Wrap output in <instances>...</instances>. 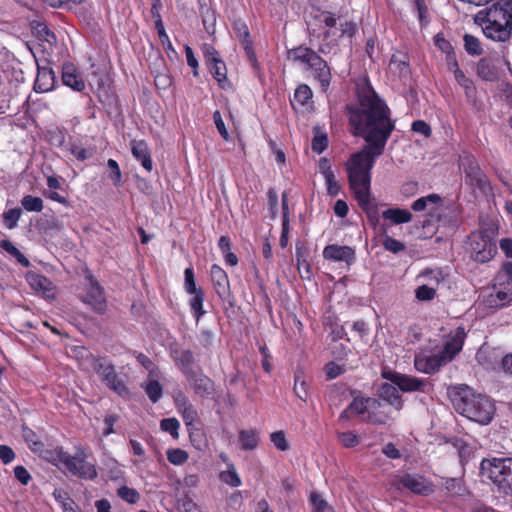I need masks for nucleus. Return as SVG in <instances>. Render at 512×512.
<instances>
[{
  "label": "nucleus",
  "instance_id": "nucleus-50",
  "mask_svg": "<svg viewBox=\"0 0 512 512\" xmlns=\"http://www.w3.org/2000/svg\"><path fill=\"white\" fill-rule=\"evenodd\" d=\"M467 102L475 107L477 110L481 109L482 103L477 98V89L473 81H470L469 84L462 86Z\"/></svg>",
  "mask_w": 512,
  "mask_h": 512
},
{
  "label": "nucleus",
  "instance_id": "nucleus-1",
  "mask_svg": "<svg viewBox=\"0 0 512 512\" xmlns=\"http://www.w3.org/2000/svg\"><path fill=\"white\" fill-rule=\"evenodd\" d=\"M349 131L365 141V146L352 153L346 163L348 183L358 206L375 230L380 225L378 203L371 195V171L376 159L383 155L396 127L386 101L366 81L356 89V98L346 105Z\"/></svg>",
  "mask_w": 512,
  "mask_h": 512
},
{
  "label": "nucleus",
  "instance_id": "nucleus-49",
  "mask_svg": "<svg viewBox=\"0 0 512 512\" xmlns=\"http://www.w3.org/2000/svg\"><path fill=\"white\" fill-rule=\"evenodd\" d=\"M467 102L475 107L477 110L481 109L482 103L477 98V89L473 81H470L469 84L462 86Z\"/></svg>",
  "mask_w": 512,
  "mask_h": 512
},
{
  "label": "nucleus",
  "instance_id": "nucleus-30",
  "mask_svg": "<svg viewBox=\"0 0 512 512\" xmlns=\"http://www.w3.org/2000/svg\"><path fill=\"white\" fill-rule=\"evenodd\" d=\"M390 418V411H387L385 409V406L379 399L378 407L370 408L368 415H366V417H363L361 421L373 425H384L389 421Z\"/></svg>",
  "mask_w": 512,
  "mask_h": 512
},
{
  "label": "nucleus",
  "instance_id": "nucleus-10",
  "mask_svg": "<svg viewBox=\"0 0 512 512\" xmlns=\"http://www.w3.org/2000/svg\"><path fill=\"white\" fill-rule=\"evenodd\" d=\"M459 166L463 170L466 182L470 186L476 187L480 190H484L487 186H489V180L473 154H463L460 157Z\"/></svg>",
  "mask_w": 512,
  "mask_h": 512
},
{
  "label": "nucleus",
  "instance_id": "nucleus-59",
  "mask_svg": "<svg viewBox=\"0 0 512 512\" xmlns=\"http://www.w3.org/2000/svg\"><path fill=\"white\" fill-rule=\"evenodd\" d=\"M415 296L419 301H430L436 296V290L427 285H421L415 290Z\"/></svg>",
  "mask_w": 512,
  "mask_h": 512
},
{
  "label": "nucleus",
  "instance_id": "nucleus-6",
  "mask_svg": "<svg viewBox=\"0 0 512 512\" xmlns=\"http://www.w3.org/2000/svg\"><path fill=\"white\" fill-rule=\"evenodd\" d=\"M480 472L491 480L500 494L512 496V466L507 463L506 458L483 459Z\"/></svg>",
  "mask_w": 512,
  "mask_h": 512
},
{
  "label": "nucleus",
  "instance_id": "nucleus-25",
  "mask_svg": "<svg viewBox=\"0 0 512 512\" xmlns=\"http://www.w3.org/2000/svg\"><path fill=\"white\" fill-rule=\"evenodd\" d=\"M58 190L64 191L59 178L53 175L49 176L47 178V189L43 191L44 197L63 206H69L68 197L60 194Z\"/></svg>",
  "mask_w": 512,
  "mask_h": 512
},
{
  "label": "nucleus",
  "instance_id": "nucleus-11",
  "mask_svg": "<svg viewBox=\"0 0 512 512\" xmlns=\"http://www.w3.org/2000/svg\"><path fill=\"white\" fill-rule=\"evenodd\" d=\"M85 278L89 284L86 288V294L82 297V301L89 305L94 312L104 314L107 309V301L103 287L90 271H87Z\"/></svg>",
  "mask_w": 512,
  "mask_h": 512
},
{
  "label": "nucleus",
  "instance_id": "nucleus-14",
  "mask_svg": "<svg viewBox=\"0 0 512 512\" xmlns=\"http://www.w3.org/2000/svg\"><path fill=\"white\" fill-rule=\"evenodd\" d=\"M321 55L323 54L319 52V48L314 50L304 44L287 50V59L293 64L302 66L305 71H308Z\"/></svg>",
  "mask_w": 512,
  "mask_h": 512
},
{
  "label": "nucleus",
  "instance_id": "nucleus-48",
  "mask_svg": "<svg viewBox=\"0 0 512 512\" xmlns=\"http://www.w3.org/2000/svg\"><path fill=\"white\" fill-rule=\"evenodd\" d=\"M21 214L22 210L20 208H12L7 211H4L2 215L4 226L10 230L17 227Z\"/></svg>",
  "mask_w": 512,
  "mask_h": 512
},
{
  "label": "nucleus",
  "instance_id": "nucleus-41",
  "mask_svg": "<svg viewBox=\"0 0 512 512\" xmlns=\"http://www.w3.org/2000/svg\"><path fill=\"white\" fill-rule=\"evenodd\" d=\"M313 92L307 84H300L297 86L294 92L293 100L291 105L294 107V103L304 106L312 98Z\"/></svg>",
  "mask_w": 512,
  "mask_h": 512
},
{
  "label": "nucleus",
  "instance_id": "nucleus-37",
  "mask_svg": "<svg viewBox=\"0 0 512 512\" xmlns=\"http://www.w3.org/2000/svg\"><path fill=\"white\" fill-rule=\"evenodd\" d=\"M141 388L152 403H157L163 395V387L156 379L149 378L148 381L141 384Z\"/></svg>",
  "mask_w": 512,
  "mask_h": 512
},
{
  "label": "nucleus",
  "instance_id": "nucleus-3",
  "mask_svg": "<svg viewBox=\"0 0 512 512\" xmlns=\"http://www.w3.org/2000/svg\"><path fill=\"white\" fill-rule=\"evenodd\" d=\"M484 35L496 42H506L512 37V0H498L480 10L474 18Z\"/></svg>",
  "mask_w": 512,
  "mask_h": 512
},
{
  "label": "nucleus",
  "instance_id": "nucleus-61",
  "mask_svg": "<svg viewBox=\"0 0 512 512\" xmlns=\"http://www.w3.org/2000/svg\"><path fill=\"white\" fill-rule=\"evenodd\" d=\"M267 197L270 216L272 219H275L278 211V194L276 190L274 188H269L267 192Z\"/></svg>",
  "mask_w": 512,
  "mask_h": 512
},
{
  "label": "nucleus",
  "instance_id": "nucleus-26",
  "mask_svg": "<svg viewBox=\"0 0 512 512\" xmlns=\"http://www.w3.org/2000/svg\"><path fill=\"white\" fill-rule=\"evenodd\" d=\"M379 399L373 397H354L351 403L348 405L351 414L361 417H366L369 413L370 408L378 407Z\"/></svg>",
  "mask_w": 512,
  "mask_h": 512
},
{
  "label": "nucleus",
  "instance_id": "nucleus-46",
  "mask_svg": "<svg viewBox=\"0 0 512 512\" xmlns=\"http://www.w3.org/2000/svg\"><path fill=\"white\" fill-rule=\"evenodd\" d=\"M22 207L28 212H41L43 210V200L33 195H25L21 199Z\"/></svg>",
  "mask_w": 512,
  "mask_h": 512
},
{
  "label": "nucleus",
  "instance_id": "nucleus-51",
  "mask_svg": "<svg viewBox=\"0 0 512 512\" xmlns=\"http://www.w3.org/2000/svg\"><path fill=\"white\" fill-rule=\"evenodd\" d=\"M117 495L129 504H135L140 499V494L138 491L128 486H121L118 488Z\"/></svg>",
  "mask_w": 512,
  "mask_h": 512
},
{
  "label": "nucleus",
  "instance_id": "nucleus-2",
  "mask_svg": "<svg viewBox=\"0 0 512 512\" xmlns=\"http://www.w3.org/2000/svg\"><path fill=\"white\" fill-rule=\"evenodd\" d=\"M312 17L322 31L316 34L315 29H309V35L321 40L319 52L325 56L337 55L341 40L348 39L351 42L358 32L356 22L329 10L317 8Z\"/></svg>",
  "mask_w": 512,
  "mask_h": 512
},
{
  "label": "nucleus",
  "instance_id": "nucleus-47",
  "mask_svg": "<svg viewBox=\"0 0 512 512\" xmlns=\"http://www.w3.org/2000/svg\"><path fill=\"white\" fill-rule=\"evenodd\" d=\"M220 480L231 487H238L241 485V479L237 474L234 465L229 464L226 471H222L219 475Z\"/></svg>",
  "mask_w": 512,
  "mask_h": 512
},
{
  "label": "nucleus",
  "instance_id": "nucleus-21",
  "mask_svg": "<svg viewBox=\"0 0 512 512\" xmlns=\"http://www.w3.org/2000/svg\"><path fill=\"white\" fill-rule=\"evenodd\" d=\"M62 82L72 90L82 92L85 90V82L78 68L71 62H66L62 66Z\"/></svg>",
  "mask_w": 512,
  "mask_h": 512
},
{
  "label": "nucleus",
  "instance_id": "nucleus-27",
  "mask_svg": "<svg viewBox=\"0 0 512 512\" xmlns=\"http://www.w3.org/2000/svg\"><path fill=\"white\" fill-rule=\"evenodd\" d=\"M476 72L478 77L484 81L495 82L499 79L498 67L490 58H481L477 63Z\"/></svg>",
  "mask_w": 512,
  "mask_h": 512
},
{
  "label": "nucleus",
  "instance_id": "nucleus-57",
  "mask_svg": "<svg viewBox=\"0 0 512 512\" xmlns=\"http://www.w3.org/2000/svg\"><path fill=\"white\" fill-rule=\"evenodd\" d=\"M107 166L111 169V173L109 175L110 180L114 186L119 187L122 183V173L118 162L110 158L107 161Z\"/></svg>",
  "mask_w": 512,
  "mask_h": 512
},
{
  "label": "nucleus",
  "instance_id": "nucleus-17",
  "mask_svg": "<svg viewBox=\"0 0 512 512\" xmlns=\"http://www.w3.org/2000/svg\"><path fill=\"white\" fill-rule=\"evenodd\" d=\"M447 363L441 352L431 355L419 354L414 358L415 368L425 374H433Z\"/></svg>",
  "mask_w": 512,
  "mask_h": 512
},
{
  "label": "nucleus",
  "instance_id": "nucleus-12",
  "mask_svg": "<svg viewBox=\"0 0 512 512\" xmlns=\"http://www.w3.org/2000/svg\"><path fill=\"white\" fill-rule=\"evenodd\" d=\"M203 54L213 78L217 81L221 89H227L229 86L227 79V68L225 62L221 59L219 52L211 45L205 44Z\"/></svg>",
  "mask_w": 512,
  "mask_h": 512
},
{
  "label": "nucleus",
  "instance_id": "nucleus-18",
  "mask_svg": "<svg viewBox=\"0 0 512 512\" xmlns=\"http://www.w3.org/2000/svg\"><path fill=\"white\" fill-rule=\"evenodd\" d=\"M210 277L217 296L225 300L231 295L230 281L225 270L218 264L210 268Z\"/></svg>",
  "mask_w": 512,
  "mask_h": 512
},
{
  "label": "nucleus",
  "instance_id": "nucleus-9",
  "mask_svg": "<svg viewBox=\"0 0 512 512\" xmlns=\"http://www.w3.org/2000/svg\"><path fill=\"white\" fill-rule=\"evenodd\" d=\"M471 258L478 263H487L497 253L496 242L487 234L473 233L470 241Z\"/></svg>",
  "mask_w": 512,
  "mask_h": 512
},
{
  "label": "nucleus",
  "instance_id": "nucleus-63",
  "mask_svg": "<svg viewBox=\"0 0 512 512\" xmlns=\"http://www.w3.org/2000/svg\"><path fill=\"white\" fill-rule=\"evenodd\" d=\"M434 44L439 50H441L445 54H449L450 52L454 51L453 46L450 43V41L445 39V37L442 33H438L435 35Z\"/></svg>",
  "mask_w": 512,
  "mask_h": 512
},
{
  "label": "nucleus",
  "instance_id": "nucleus-38",
  "mask_svg": "<svg viewBox=\"0 0 512 512\" xmlns=\"http://www.w3.org/2000/svg\"><path fill=\"white\" fill-rule=\"evenodd\" d=\"M293 391L300 400L306 402L308 397V384L305 380L304 371L301 369L296 370L294 373Z\"/></svg>",
  "mask_w": 512,
  "mask_h": 512
},
{
  "label": "nucleus",
  "instance_id": "nucleus-33",
  "mask_svg": "<svg viewBox=\"0 0 512 512\" xmlns=\"http://www.w3.org/2000/svg\"><path fill=\"white\" fill-rule=\"evenodd\" d=\"M238 440L242 450H254L259 444L258 432L255 429L240 430L238 434Z\"/></svg>",
  "mask_w": 512,
  "mask_h": 512
},
{
  "label": "nucleus",
  "instance_id": "nucleus-52",
  "mask_svg": "<svg viewBox=\"0 0 512 512\" xmlns=\"http://www.w3.org/2000/svg\"><path fill=\"white\" fill-rule=\"evenodd\" d=\"M167 459L173 465H182L188 460V453L180 448L169 449Z\"/></svg>",
  "mask_w": 512,
  "mask_h": 512
},
{
  "label": "nucleus",
  "instance_id": "nucleus-54",
  "mask_svg": "<svg viewBox=\"0 0 512 512\" xmlns=\"http://www.w3.org/2000/svg\"><path fill=\"white\" fill-rule=\"evenodd\" d=\"M328 144L329 140L327 134L317 132L312 138L311 147L314 152L321 154L327 149Z\"/></svg>",
  "mask_w": 512,
  "mask_h": 512
},
{
  "label": "nucleus",
  "instance_id": "nucleus-43",
  "mask_svg": "<svg viewBox=\"0 0 512 512\" xmlns=\"http://www.w3.org/2000/svg\"><path fill=\"white\" fill-rule=\"evenodd\" d=\"M382 233L385 234L382 245L385 250L397 254L405 250V244L389 235H387V229L383 225L381 227Z\"/></svg>",
  "mask_w": 512,
  "mask_h": 512
},
{
  "label": "nucleus",
  "instance_id": "nucleus-53",
  "mask_svg": "<svg viewBox=\"0 0 512 512\" xmlns=\"http://www.w3.org/2000/svg\"><path fill=\"white\" fill-rule=\"evenodd\" d=\"M337 438L345 448H353L360 443V438L352 431L338 432Z\"/></svg>",
  "mask_w": 512,
  "mask_h": 512
},
{
  "label": "nucleus",
  "instance_id": "nucleus-16",
  "mask_svg": "<svg viewBox=\"0 0 512 512\" xmlns=\"http://www.w3.org/2000/svg\"><path fill=\"white\" fill-rule=\"evenodd\" d=\"M170 356L187 380H191L192 377L195 376V372L193 370L195 357L190 349L172 347L170 349Z\"/></svg>",
  "mask_w": 512,
  "mask_h": 512
},
{
  "label": "nucleus",
  "instance_id": "nucleus-44",
  "mask_svg": "<svg viewBox=\"0 0 512 512\" xmlns=\"http://www.w3.org/2000/svg\"><path fill=\"white\" fill-rule=\"evenodd\" d=\"M442 202V198L439 194L432 193L424 197H420L416 199L412 205L411 208L413 211L420 212L427 208L428 203L432 204H440Z\"/></svg>",
  "mask_w": 512,
  "mask_h": 512
},
{
  "label": "nucleus",
  "instance_id": "nucleus-23",
  "mask_svg": "<svg viewBox=\"0 0 512 512\" xmlns=\"http://www.w3.org/2000/svg\"><path fill=\"white\" fill-rule=\"evenodd\" d=\"M398 389L399 388L391 382L382 383L378 389V396L396 410H401L403 408V400Z\"/></svg>",
  "mask_w": 512,
  "mask_h": 512
},
{
  "label": "nucleus",
  "instance_id": "nucleus-40",
  "mask_svg": "<svg viewBox=\"0 0 512 512\" xmlns=\"http://www.w3.org/2000/svg\"><path fill=\"white\" fill-rule=\"evenodd\" d=\"M0 247L9 255L14 257L22 266L28 267L30 265V262L26 256L10 240H1Z\"/></svg>",
  "mask_w": 512,
  "mask_h": 512
},
{
  "label": "nucleus",
  "instance_id": "nucleus-32",
  "mask_svg": "<svg viewBox=\"0 0 512 512\" xmlns=\"http://www.w3.org/2000/svg\"><path fill=\"white\" fill-rule=\"evenodd\" d=\"M493 287H502L504 289L512 290V262H504L497 272Z\"/></svg>",
  "mask_w": 512,
  "mask_h": 512
},
{
  "label": "nucleus",
  "instance_id": "nucleus-29",
  "mask_svg": "<svg viewBox=\"0 0 512 512\" xmlns=\"http://www.w3.org/2000/svg\"><path fill=\"white\" fill-rule=\"evenodd\" d=\"M381 216L385 221H390V223L394 225L409 223L413 218L409 210L398 207L384 210Z\"/></svg>",
  "mask_w": 512,
  "mask_h": 512
},
{
  "label": "nucleus",
  "instance_id": "nucleus-64",
  "mask_svg": "<svg viewBox=\"0 0 512 512\" xmlns=\"http://www.w3.org/2000/svg\"><path fill=\"white\" fill-rule=\"evenodd\" d=\"M324 178H325V183L327 186L328 194L333 197L337 196L341 191V186L338 183V181L336 180L335 174H333V175L328 174Z\"/></svg>",
  "mask_w": 512,
  "mask_h": 512
},
{
  "label": "nucleus",
  "instance_id": "nucleus-22",
  "mask_svg": "<svg viewBox=\"0 0 512 512\" xmlns=\"http://www.w3.org/2000/svg\"><path fill=\"white\" fill-rule=\"evenodd\" d=\"M131 152L133 157L139 161L142 167L150 172L153 169V161L151 158L150 149L144 140H132L130 142Z\"/></svg>",
  "mask_w": 512,
  "mask_h": 512
},
{
  "label": "nucleus",
  "instance_id": "nucleus-28",
  "mask_svg": "<svg viewBox=\"0 0 512 512\" xmlns=\"http://www.w3.org/2000/svg\"><path fill=\"white\" fill-rule=\"evenodd\" d=\"M190 381H193L192 387L194 392L202 398H209L215 392L213 380L204 374L197 375L195 373V376Z\"/></svg>",
  "mask_w": 512,
  "mask_h": 512
},
{
  "label": "nucleus",
  "instance_id": "nucleus-7",
  "mask_svg": "<svg viewBox=\"0 0 512 512\" xmlns=\"http://www.w3.org/2000/svg\"><path fill=\"white\" fill-rule=\"evenodd\" d=\"M92 367L100 380L113 392L121 397L129 395V389L118 375L115 366L104 358L92 356Z\"/></svg>",
  "mask_w": 512,
  "mask_h": 512
},
{
  "label": "nucleus",
  "instance_id": "nucleus-13",
  "mask_svg": "<svg viewBox=\"0 0 512 512\" xmlns=\"http://www.w3.org/2000/svg\"><path fill=\"white\" fill-rule=\"evenodd\" d=\"M381 376L396 385L402 392L425 391L426 380L392 370H383Z\"/></svg>",
  "mask_w": 512,
  "mask_h": 512
},
{
  "label": "nucleus",
  "instance_id": "nucleus-56",
  "mask_svg": "<svg viewBox=\"0 0 512 512\" xmlns=\"http://www.w3.org/2000/svg\"><path fill=\"white\" fill-rule=\"evenodd\" d=\"M23 437L29 444V447L35 452L40 451L44 446L43 442L38 439L37 434L30 428L23 429Z\"/></svg>",
  "mask_w": 512,
  "mask_h": 512
},
{
  "label": "nucleus",
  "instance_id": "nucleus-36",
  "mask_svg": "<svg viewBox=\"0 0 512 512\" xmlns=\"http://www.w3.org/2000/svg\"><path fill=\"white\" fill-rule=\"evenodd\" d=\"M495 293L489 297L491 307H504L512 301V290L494 287Z\"/></svg>",
  "mask_w": 512,
  "mask_h": 512
},
{
  "label": "nucleus",
  "instance_id": "nucleus-39",
  "mask_svg": "<svg viewBox=\"0 0 512 512\" xmlns=\"http://www.w3.org/2000/svg\"><path fill=\"white\" fill-rule=\"evenodd\" d=\"M200 13L206 32L213 35L216 30V11L208 6H201Z\"/></svg>",
  "mask_w": 512,
  "mask_h": 512
},
{
  "label": "nucleus",
  "instance_id": "nucleus-60",
  "mask_svg": "<svg viewBox=\"0 0 512 512\" xmlns=\"http://www.w3.org/2000/svg\"><path fill=\"white\" fill-rule=\"evenodd\" d=\"M70 153L79 161H85L93 155V151L91 149L84 148L78 144L71 145Z\"/></svg>",
  "mask_w": 512,
  "mask_h": 512
},
{
  "label": "nucleus",
  "instance_id": "nucleus-24",
  "mask_svg": "<svg viewBox=\"0 0 512 512\" xmlns=\"http://www.w3.org/2000/svg\"><path fill=\"white\" fill-rule=\"evenodd\" d=\"M55 82L56 76L51 68L39 67L34 82V90L37 93L49 92L54 88Z\"/></svg>",
  "mask_w": 512,
  "mask_h": 512
},
{
  "label": "nucleus",
  "instance_id": "nucleus-35",
  "mask_svg": "<svg viewBox=\"0 0 512 512\" xmlns=\"http://www.w3.org/2000/svg\"><path fill=\"white\" fill-rule=\"evenodd\" d=\"M413 11L417 14L419 26L426 28L431 22V16L426 0H412Z\"/></svg>",
  "mask_w": 512,
  "mask_h": 512
},
{
  "label": "nucleus",
  "instance_id": "nucleus-62",
  "mask_svg": "<svg viewBox=\"0 0 512 512\" xmlns=\"http://www.w3.org/2000/svg\"><path fill=\"white\" fill-rule=\"evenodd\" d=\"M310 504L314 512H324L327 508V502L317 492L311 493Z\"/></svg>",
  "mask_w": 512,
  "mask_h": 512
},
{
  "label": "nucleus",
  "instance_id": "nucleus-34",
  "mask_svg": "<svg viewBox=\"0 0 512 512\" xmlns=\"http://www.w3.org/2000/svg\"><path fill=\"white\" fill-rule=\"evenodd\" d=\"M310 74L319 83L321 91L327 92L329 90L332 81V69L329 63L315 69Z\"/></svg>",
  "mask_w": 512,
  "mask_h": 512
},
{
  "label": "nucleus",
  "instance_id": "nucleus-45",
  "mask_svg": "<svg viewBox=\"0 0 512 512\" xmlns=\"http://www.w3.org/2000/svg\"><path fill=\"white\" fill-rule=\"evenodd\" d=\"M464 48L469 55L479 56L483 53V49L479 39L471 34H465L463 37Z\"/></svg>",
  "mask_w": 512,
  "mask_h": 512
},
{
  "label": "nucleus",
  "instance_id": "nucleus-5",
  "mask_svg": "<svg viewBox=\"0 0 512 512\" xmlns=\"http://www.w3.org/2000/svg\"><path fill=\"white\" fill-rule=\"evenodd\" d=\"M47 454L51 456L52 460L62 463L73 476L85 480H94L98 476L96 465L87 461L88 454L82 446L76 447L75 455H70L61 446L47 451Z\"/></svg>",
  "mask_w": 512,
  "mask_h": 512
},
{
  "label": "nucleus",
  "instance_id": "nucleus-58",
  "mask_svg": "<svg viewBox=\"0 0 512 512\" xmlns=\"http://www.w3.org/2000/svg\"><path fill=\"white\" fill-rule=\"evenodd\" d=\"M270 441L279 451H287L289 449L288 441L282 430L271 433Z\"/></svg>",
  "mask_w": 512,
  "mask_h": 512
},
{
  "label": "nucleus",
  "instance_id": "nucleus-8",
  "mask_svg": "<svg viewBox=\"0 0 512 512\" xmlns=\"http://www.w3.org/2000/svg\"><path fill=\"white\" fill-rule=\"evenodd\" d=\"M184 289L187 294L192 296L189 306L196 322H199L206 313L203 307L205 295L203 289L196 286L194 270L191 266L184 271Z\"/></svg>",
  "mask_w": 512,
  "mask_h": 512
},
{
  "label": "nucleus",
  "instance_id": "nucleus-42",
  "mask_svg": "<svg viewBox=\"0 0 512 512\" xmlns=\"http://www.w3.org/2000/svg\"><path fill=\"white\" fill-rule=\"evenodd\" d=\"M232 29L239 39L241 45L246 43V41H251L250 31L248 25L245 20L242 18L235 19L232 22Z\"/></svg>",
  "mask_w": 512,
  "mask_h": 512
},
{
  "label": "nucleus",
  "instance_id": "nucleus-4",
  "mask_svg": "<svg viewBox=\"0 0 512 512\" xmlns=\"http://www.w3.org/2000/svg\"><path fill=\"white\" fill-rule=\"evenodd\" d=\"M452 401L456 411L471 421L487 425L493 419L495 406L490 398L475 394L466 385L455 389Z\"/></svg>",
  "mask_w": 512,
  "mask_h": 512
},
{
  "label": "nucleus",
  "instance_id": "nucleus-19",
  "mask_svg": "<svg viewBox=\"0 0 512 512\" xmlns=\"http://www.w3.org/2000/svg\"><path fill=\"white\" fill-rule=\"evenodd\" d=\"M323 257L334 262H345L351 265L355 261V250L346 245L329 244L323 249Z\"/></svg>",
  "mask_w": 512,
  "mask_h": 512
},
{
  "label": "nucleus",
  "instance_id": "nucleus-15",
  "mask_svg": "<svg viewBox=\"0 0 512 512\" xmlns=\"http://www.w3.org/2000/svg\"><path fill=\"white\" fill-rule=\"evenodd\" d=\"M466 336L463 326L457 327L447 335L444 346L440 351L447 362L452 361L461 352Z\"/></svg>",
  "mask_w": 512,
  "mask_h": 512
},
{
  "label": "nucleus",
  "instance_id": "nucleus-20",
  "mask_svg": "<svg viewBox=\"0 0 512 512\" xmlns=\"http://www.w3.org/2000/svg\"><path fill=\"white\" fill-rule=\"evenodd\" d=\"M398 483L415 494L427 496L433 492L432 485L420 475L406 473L399 477Z\"/></svg>",
  "mask_w": 512,
  "mask_h": 512
},
{
  "label": "nucleus",
  "instance_id": "nucleus-31",
  "mask_svg": "<svg viewBox=\"0 0 512 512\" xmlns=\"http://www.w3.org/2000/svg\"><path fill=\"white\" fill-rule=\"evenodd\" d=\"M282 205V229L280 235L279 244L281 248H285L288 244L289 239V206H288V194L284 192L281 197Z\"/></svg>",
  "mask_w": 512,
  "mask_h": 512
},
{
  "label": "nucleus",
  "instance_id": "nucleus-55",
  "mask_svg": "<svg viewBox=\"0 0 512 512\" xmlns=\"http://www.w3.org/2000/svg\"><path fill=\"white\" fill-rule=\"evenodd\" d=\"M160 427L163 431L168 432L174 439L179 437L178 430L180 428V423L176 418L162 419Z\"/></svg>",
  "mask_w": 512,
  "mask_h": 512
}]
</instances>
